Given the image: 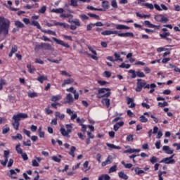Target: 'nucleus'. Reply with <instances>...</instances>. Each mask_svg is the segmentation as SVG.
I'll return each instance as SVG.
<instances>
[{
  "instance_id": "27",
  "label": "nucleus",
  "mask_w": 180,
  "mask_h": 180,
  "mask_svg": "<svg viewBox=\"0 0 180 180\" xmlns=\"http://www.w3.org/2000/svg\"><path fill=\"white\" fill-rule=\"evenodd\" d=\"M16 51H18V46L14 45L11 48V51L8 54V57H10V58L12 57V56H13V54H15V53H16Z\"/></svg>"
},
{
  "instance_id": "55",
  "label": "nucleus",
  "mask_w": 180,
  "mask_h": 180,
  "mask_svg": "<svg viewBox=\"0 0 180 180\" xmlns=\"http://www.w3.org/2000/svg\"><path fill=\"white\" fill-rule=\"evenodd\" d=\"M79 18L83 21L88 20L89 19V17H88V15H86L85 14L80 15Z\"/></svg>"
},
{
  "instance_id": "49",
  "label": "nucleus",
  "mask_w": 180,
  "mask_h": 180,
  "mask_svg": "<svg viewBox=\"0 0 180 180\" xmlns=\"http://www.w3.org/2000/svg\"><path fill=\"white\" fill-rule=\"evenodd\" d=\"M129 73L131 74V78H136V77H137V74L136 73V71L134 70H129Z\"/></svg>"
},
{
  "instance_id": "63",
  "label": "nucleus",
  "mask_w": 180,
  "mask_h": 180,
  "mask_svg": "<svg viewBox=\"0 0 180 180\" xmlns=\"http://www.w3.org/2000/svg\"><path fill=\"white\" fill-rule=\"evenodd\" d=\"M157 160H158L157 157L153 156L150 158V162H151V164H155V162H157V161H158Z\"/></svg>"
},
{
  "instance_id": "38",
  "label": "nucleus",
  "mask_w": 180,
  "mask_h": 180,
  "mask_svg": "<svg viewBox=\"0 0 180 180\" xmlns=\"http://www.w3.org/2000/svg\"><path fill=\"white\" fill-rule=\"evenodd\" d=\"M11 139H13V140H23V136H22V134H17L16 136H12Z\"/></svg>"
},
{
  "instance_id": "64",
  "label": "nucleus",
  "mask_w": 180,
  "mask_h": 180,
  "mask_svg": "<svg viewBox=\"0 0 180 180\" xmlns=\"http://www.w3.org/2000/svg\"><path fill=\"white\" fill-rule=\"evenodd\" d=\"M10 130H11V128H9L8 127L3 128L2 134H6V133H8V131H9Z\"/></svg>"
},
{
  "instance_id": "61",
  "label": "nucleus",
  "mask_w": 180,
  "mask_h": 180,
  "mask_svg": "<svg viewBox=\"0 0 180 180\" xmlns=\"http://www.w3.org/2000/svg\"><path fill=\"white\" fill-rule=\"evenodd\" d=\"M104 76L105 77V78H110V77H112V73L109 71H105Z\"/></svg>"
},
{
  "instance_id": "22",
  "label": "nucleus",
  "mask_w": 180,
  "mask_h": 180,
  "mask_svg": "<svg viewBox=\"0 0 180 180\" xmlns=\"http://www.w3.org/2000/svg\"><path fill=\"white\" fill-rule=\"evenodd\" d=\"M60 131L64 137H68L70 135V130H65V128L61 127L60 129Z\"/></svg>"
},
{
  "instance_id": "12",
  "label": "nucleus",
  "mask_w": 180,
  "mask_h": 180,
  "mask_svg": "<svg viewBox=\"0 0 180 180\" xmlns=\"http://www.w3.org/2000/svg\"><path fill=\"white\" fill-rule=\"evenodd\" d=\"M127 105H130L129 106V108L133 109V108H136V103H134V98H130V97H127Z\"/></svg>"
},
{
  "instance_id": "54",
  "label": "nucleus",
  "mask_w": 180,
  "mask_h": 180,
  "mask_svg": "<svg viewBox=\"0 0 180 180\" xmlns=\"http://www.w3.org/2000/svg\"><path fill=\"white\" fill-rule=\"evenodd\" d=\"M139 156H140L139 154H138V155H131L129 156V158H130V160H132L134 164H136L137 162L136 161V159H134V158H136V157H139Z\"/></svg>"
},
{
  "instance_id": "31",
  "label": "nucleus",
  "mask_w": 180,
  "mask_h": 180,
  "mask_svg": "<svg viewBox=\"0 0 180 180\" xmlns=\"http://www.w3.org/2000/svg\"><path fill=\"white\" fill-rule=\"evenodd\" d=\"M55 116H56V119L58 117L60 120H63V119H64L65 117V115L64 114H61V112H56Z\"/></svg>"
},
{
  "instance_id": "13",
  "label": "nucleus",
  "mask_w": 180,
  "mask_h": 180,
  "mask_svg": "<svg viewBox=\"0 0 180 180\" xmlns=\"http://www.w3.org/2000/svg\"><path fill=\"white\" fill-rule=\"evenodd\" d=\"M144 25L145 26H148V27H150L152 29H160V25H155L153 23H151V22L148 21V20H145L144 21Z\"/></svg>"
},
{
  "instance_id": "28",
  "label": "nucleus",
  "mask_w": 180,
  "mask_h": 180,
  "mask_svg": "<svg viewBox=\"0 0 180 180\" xmlns=\"http://www.w3.org/2000/svg\"><path fill=\"white\" fill-rule=\"evenodd\" d=\"M42 49L44 50H53V46L50 44L42 43Z\"/></svg>"
},
{
  "instance_id": "14",
  "label": "nucleus",
  "mask_w": 180,
  "mask_h": 180,
  "mask_svg": "<svg viewBox=\"0 0 180 180\" xmlns=\"http://www.w3.org/2000/svg\"><path fill=\"white\" fill-rule=\"evenodd\" d=\"M72 102H74V98L72 97V94L69 93L66 95L65 101L64 102V103H72Z\"/></svg>"
},
{
  "instance_id": "5",
  "label": "nucleus",
  "mask_w": 180,
  "mask_h": 180,
  "mask_svg": "<svg viewBox=\"0 0 180 180\" xmlns=\"http://www.w3.org/2000/svg\"><path fill=\"white\" fill-rule=\"evenodd\" d=\"M105 92H107L105 94ZM98 94H104L101 96H99L98 98H109L110 96V89L109 88H101L98 90Z\"/></svg>"
},
{
  "instance_id": "2",
  "label": "nucleus",
  "mask_w": 180,
  "mask_h": 180,
  "mask_svg": "<svg viewBox=\"0 0 180 180\" xmlns=\"http://www.w3.org/2000/svg\"><path fill=\"white\" fill-rule=\"evenodd\" d=\"M102 36H110V34H117L119 37H134L133 32L119 33L115 30H105L101 32Z\"/></svg>"
},
{
  "instance_id": "6",
  "label": "nucleus",
  "mask_w": 180,
  "mask_h": 180,
  "mask_svg": "<svg viewBox=\"0 0 180 180\" xmlns=\"http://www.w3.org/2000/svg\"><path fill=\"white\" fill-rule=\"evenodd\" d=\"M174 157H175V154H173L169 158H165L161 161H160V164H175V160H174Z\"/></svg>"
},
{
  "instance_id": "17",
  "label": "nucleus",
  "mask_w": 180,
  "mask_h": 180,
  "mask_svg": "<svg viewBox=\"0 0 180 180\" xmlns=\"http://www.w3.org/2000/svg\"><path fill=\"white\" fill-rule=\"evenodd\" d=\"M112 158L111 155H108L105 161L101 163L102 167H106L108 164H112Z\"/></svg>"
},
{
  "instance_id": "50",
  "label": "nucleus",
  "mask_w": 180,
  "mask_h": 180,
  "mask_svg": "<svg viewBox=\"0 0 180 180\" xmlns=\"http://www.w3.org/2000/svg\"><path fill=\"white\" fill-rule=\"evenodd\" d=\"M47 11V7L46 6H43L39 11V13H46Z\"/></svg>"
},
{
  "instance_id": "40",
  "label": "nucleus",
  "mask_w": 180,
  "mask_h": 180,
  "mask_svg": "<svg viewBox=\"0 0 180 180\" xmlns=\"http://www.w3.org/2000/svg\"><path fill=\"white\" fill-rule=\"evenodd\" d=\"M15 150L17 151L18 154H22L23 150H22V148H20V143L16 145Z\"/></svg>"
},
{
  "instance_id": "7",
  "label": "nucleus",
  "mask_w": 180,
  "mask_h": 180,
  "mask_svg": "<svg viewBox=\"0 0 180 180\" xmlns=\"http://www.w3.org/2000/svg\"><path fill=\"white\" fill-rule=\"evenodd\" d=\"M155 20L156 22H160V23H167L168 22V18L164 16L162 14H158L155 15Z\"/></svg>"
},
{
  "instance_id": "25",
  "label": "nucleus",
  "mask_w": 180,
  "mask_h": 180,
  "mask_svg": "<svg viewBox=\"0 0 180 180\" xmlns=\"http://www.w3.org/2000/svg\"><path fill=\"white\" fill-rule=\"evenodd\" d=\"M107 147H109V148H111V150H120L122 148L120 146H117L113 143H106Z\"/></svg>"
},
{
  "instance_id": "16",
  "label": "nucleus",
  "mask_w": 180,
  "mask_h": 180,
  "mask_svg": "<svg viewBox=\"0 0 180 180\" xmlns=\"http://www.w3.org/2000/svg\"><path fill=\"white\" fill-rule=\"evenodd\" d=\"M123 126H124V122L121 121V122H117L115 124H114V130L115 131H117V130H119L120 127H123Z\"/></svg>"
},
{
  "instance_id": "41",
  "label": "nucleus",
  "mask_w": 180,
  "mask_h": 180,
  "mask_svg": "<svg viewBox=\"0 0 180 180\" xmlns=\"http://www.w3.org/2000/svg\"><path fill=\"white\" fill-rule=\"evenodd\" d=\"M142 6H146L148 9L153 10L154 9V6L149 3H144L141 4Z\"/></svg>"
},
{
  "instance_id": "37",
  "label": "nucleus",
  "mask_w": 180,
  "mask_h": 180,
  "mask_svg": "<svg viewBox=\"0 0 180 180\" xmlns=\"http://www.w3.org/2000/svg\"><path fill=\"white\" fill-rule=\"evenodd\" d=\"M61 99V96L57 95V96H52L51 101L52 102H57V101H60Z\"/></svg>"
},
{
  "instance_id": "36",
  "label": "nucleus",
  "mask_w": 180,
  "mask_h": 180,
  "mask_svg": "<svg viewBox=\"0 0 180 180\" xmlns=\"http://www.w3.org/2000/svg\"><path fill=\"white\" fill-rule=\"evenodd\" d=\"M114 56L115 57V61L123 62V58H122V57H120V54H119L117 52H115L114 53Z\"/></svg>"
},
{
  "instance_id": "39",
  "label": "nucleus",
  "mask_w": 180,
  "mask_h": 180,
  "mask_svg": "<svg viewBox=\"0 0 180 180\" xmlns=\"http://www.w3.org/2000/svg\"><path fill=\"white\" fill-rule=\"evenodd\" d=\"M12 126H13V129H15V130H19V126H20V123L16 121H14L12 123Z\"/></svg>"
},
{
  "instance_id": "3",
  "label": "nucleus",
  "mask_w": 180,
  "mask_h": 180,
  "mask_svg": "<svg viewBox=\"0 0 180 180\" xmlns=\"http://www.w3.org/2000/svg\"><path fill=\"white\" fill-rule=\"evenodd\" d=\"M143 88H144V89H150V84L144 81L143 82V79H138L136 80V87L135 89L136 92H141Z\"/></svg>"
},
{
  "instance_id": "8",
  "label": "nucleus",
  "mask_w": 180,
  "mask_h": 180,
  "mask_svg": "<svg viewBox=\"0 0 180 180\" xmlns=\"http://www.w3.org/2000/svg\"><path fill=\"white\" fill-rule=\"evenodd\" d=\"M27 114H25V113H22V112H19L17 115H14L13 116V120H14V122H20V119H27Z\"/></svg>"
},
{
  "instance_id": "56",
  "label": "nucleus",
  "mask_w": 180,
  "mask_h": 180,
  "mask_svg": "<svg viewBox=\"0 0 180 180\" xmlns=\"http://www.w3.org/2000/svg\"><path fill=\"white\" fill-rule=\"evenodd\" d=\"M170 35H171V33L169 32H165L163 34H160V37L162 39H167V36H170Z\"/></svg>"
},
{
  "instance_id": "45",
  "label": "nucleus",
  "mask_w": 180,
  "mask_h": 180,
  "mask_svg": "<svg viewBox=\"0 0 180 180\" xmlns=\"http://www.w3.org/2000/svg\"><path fill=\"white\" fill-rule=\"evenodd\" d=\"M116 171H117V165H115L110 168L109 173L112 174V172H116Z\"/></svg>"
},
{
  "instance_id": "44",
  "label": "nucleus",
  "mask_w": 180,
  "mask_h": 180,
  "mask_svg": "<svg viewBox=\"0 0 180 180\" xmlns=\"http://www.w3.org/2000/svg\"><path fill=\"white\" fill-rule=\"evenodd\" d=\"M139 119L141 123H147V122H148V119H147L144 115H141Z\"/></svg>"
},
{
  "instance_id": "30",
  "label": "nucleus",
  "mask_w": 180,
  "mask_h": 180,
  "mask_svg": "<svg viewBox=\"0 0 180 180\" xmlns=\"http://www.w3.org/2000/svg\"><path fill=\"white\" fill-rule=\"evenodd\" d=\"M15 26H16V27L18 29H23V27H25V24L19 20H17L15 21Z\"/></svg>"
},
{
  "instance_id": "11",
  "label": "nucleus",
  "mask_w": 180,
  "mask_h": 180,
  "mask_svg": "<svg viewBox=\"0 0 180 180\" xmlns=\"http://www.w3.org/2000/svg\"><path fill=\"white\" fill-rule=\"evenodd\" d=\"M77 123H79V126H82V130L84 132V134H85V133H86V125L83 124L82 123H84V120H81L79 118H77Z\"/></svg>"
},
{
  "instance_id": "20",
  "label": "nucleus",
  "mask_w": 180,
  "mask_h": 180,
  "mask_svg": "<svg viewBox=\"0 0 180 180\" xmlns=\"http://www.w3.org/2000/svg\"><path fill=\"white\" fill-rule=\"evenodd\" d=\"M115 27L117 30H129L130 29V27L120 24L117 25Z\"/></svg>"
},
{
  "instance_id": "26",
  "label": "nucleus",
  "mask_w": 180,
  "mask_h": 180,
  "mask_svg": "<svg viewBox=\"0 0 180 180\" xmlns=\"http://www.w3.org/2000/svg\"><path fill=\"white\" fill-rule=\"evenodd\" d=\"M52 13H64V8H53L51 10Z\"/></svg>"
},
{
  "instance_id": "32",
  "label": "nucleus",
  "mask_w": 180,
  "mask_h": 180,
  "mask_svg": "<svg viewBox=\"0 0 180 180\" xmlns=\"http://www.w3.org/2000/svg\"><path fill=\"white\" fill-rule=\"evenodd\" d=\"M37 80L39 81V82H40V84H43V82H44V81H47V77H46L44 75H41L37 77Z\"/></svg>"
},
{
  "instance_id": "53",
  "label": "nucleus",
  "mask_w": 180,
  "mask_h": 180,
  "mask_svg": "<svg viewBox=\"0 0 180 180\" xmlns=\"http://www.w3.org/2000/svg\"><path fill=\"white\" fill-rule=\"evenodd\" d=\"M43 49V43H41L40 44L36 45L34 47L35 51H39V50H41Z\"/></svg>"
},
{
  "instance_id": "42",
  "label": "nucleus",
  "mask_w": 180,
  "mask_h": 180,
  "mask_svg": "<svg viewBox=\"0 0 180 180\" xmlns=\"http://www.w3.org/2000/svg\"><path fill=\"white\" fill-rule=\"evenodd\" d=\"M136 16H138V18H148L150 19V15H146V14H140V13H136Z\"/></svg>"
},
{
  "instance_id": "43",
  "label": "nucleus",
  "mask_w": 180,
  "mask_h": 180,
  "mask_svg": "<svg viewBox=\"0 0 180 180\" xmlns=\"http://www.w3.org/2000/svg\"><path fill=\"white\" fill-rule=\"evenodd\" d=\"M130 67V64H126L124 63H122L121 65H120V68H126V70H129Z\"/></svg>"
},
{
  "instance_id": "19",
  "label": "nucleus",
  "mask_w": 180,
  "mask_h": 180,
  "mask_svg": "<svg viewBox=\"0 0 180 180\" xmlns=\"http://www.w3.org/2000/svg\"><path fill=\"white\" fill-rule=\"evenodd\" d=\"M91 58H92V60H94L95 61H98V60H99V58H98V53H96V51L91 49Z\"/></svg>"
},
{
  "instance_id": "23",
  "label": "nucleus",
  "mask_w": 180,
  "mask_h": 180,
  "mask_svg": "<svg viewBox=\"0 0 180 180\" xmlns=\"http://www.w3.org/2000/svg\"><path fill=\"white\" fill-rule=\"evenodd\" d=\"M54 25L55 26H60L64 27L65 29H68L70 27V25L68 24L64 23V22H60L57 21H54Z\"/></svg>"
},
{
  "instance_id": "46",
  "label": "nucleus",
  "mask_w": 180,
  "mask_h": 180,
  "mask_svg": "<svg viewBox=\"0 0 180 180\" xmlns=\"http://www.w3.org/2000/svg\"><path fill=\"white\" fill-rule=\"evenodd\" d=\"M159 108H165V106H168V102L164 101L163 103L159 102L158 104Z\"/></svg>"
},
{
  "instance_id": "51",
  "label": "nucleus",
  "mask_w": 180,
  "mask_h": 180,
  "mask_svg": "<svg viewBox=\"0 0 180 180\" xmlns=\"http://www.w3.org/2000/svg\"><path fill=\"white\" fill-rule=\"evenodd\" d=\"M136 76L139 78H144L146 77V75L143 72L137 71L136 72Z\"/></svg>"
},
{
  "instance_id": "18",
  "label": "nucleus",
  "mask_w": 180,
  "mask_h": 180,
  "mask_svg": "<svg viewBox=\"0 0 180 180\" xmlns=\"http://www.w3.org/2000/svg\"><path fill=\"white\" fill-rule=\"evenodd\" d=\"M131 170L135 171L136 175H141V174H146V172H144V170H141V169L139 167L135 168L133 167Z\"/></svg>"
},
{
  "instance_id": "24",
  "label": "nucleus",
  "mask_w": 180,
  "mask_h": 180,
  "mask_svg": "<svg viewBox=\"0 0 180 180\" xmlns=\"http://www.w3.org/2000/svg\"><path fill=\"white\" fill-rule=\"evenodd\" d=\"M101 103H103V105H105L107 108H109V106H110V99L108 98V97H105L102 99Z\"/></svg>"
},
{
  "instance_id": "21",
  "label": "nucleus",
  "mask_w": 180,
  "mask_h": 180,
  "mask_svg": "<svg viewBox=\"0 0 180 180\" xmlns=\"http://www.w3.org/2000/svg\"><path fill=\"white\" fill-rule=\"evenodd\" d=\"M74 82V79H67L63 81V83L61 84L62 88H64L65 85H71Z\"/></svg>"
},
{
  "instance_id": "4",
  "label": "nucleus",
  "mask_w": 180,
  "mask_h": 180,
  "mask_svg": "<svg viewBox=\"0 0 180 180\" xmlns=\"http://www.w3.org/2000/svg\"><path fill=\"white\" fill-rule=\"evenodd\" d=\"M31 25L35 26L37 29H39V30H41L42 33H46L47 34H51L52 36H56V32L51 31L50 30H46L41 29V26H40V23H39V22L36 20L31 21Z\"/></svg>"
},
{
  "instance_id": "58",
  "label": "nucleus",
  "mask_w": 180,
  "mask_h": 180,
  "mask_svg": "<svg viewBox=\"0 0 180 180\" xmlns=\"http://www.w3.org/2000/svg\"><path fill=\"white\" fill-rule=\"evenodd\" d=\"M66 91H67V92H71V94H75V91L77 90H75L73 86H71L68 89H66Z\"/></svg>"
},
{
  "instance_id": "48",
  "label": "nucleus",
  "mask_w": 180,
  "mask_h": 180,
  "mask_svg": "<svg viewBox=\"0 0 180 180\" xmlns=\"http://www.w3.org/2000/svg\"><path fill=\"white\" fill-rule=\"evenodd\" d=\"M127 153H129V154H133V153H136V149L130 148V149L125 150L124 151V154H127Z\"/></svg>"
},
{
  "instance_id": "33",
  "label": "nucleus",
  "mask_w": 180,
  "mask_h": 180,
  "mask_svg": "<svg viewBox=\"0 0 180 180\" xmlns=\"http://www.w3.org/2000/svg\"><path fill=\"white\" fill-rule=\"evenodd\" d=\"M118 175L120 178H122V179H125L127 180L129 179V176H127V174H124V172H120L118 173Z\"/></svg>"
},
{
  "instance_id": "57",
  "label": "nucleus",
  "mask_w": 180,
  "mask_h": 180,
  "mask_svg": "<svg viewBox=\"0 0 180 180\" xmlns=\"http://www.w3.org/2000/svg\"><path fill=\"white\" fill-rule=\"evenodd\" d=\"M21 157L24 161H27L29 160V157H27V154L26 153H21Z\"/></svg>"
},
{
  "instance_id": "35",
  "label": "nucleus",
  "mask_w": 180,
  "mask_h": 180,
  "mask_svg": "<svg viewBox=\"0 0 180 180\" xmlns=\"http://www.w3.org/2000/svg\"><path fill=\"white\" fill-rule=\"evenodd\" d=\"M102 7L103 8L104 11H106V9H109V1H102Z\"/></svg>"
},
{
  "instance_id": "10",
  "label": "nucleus",
  "mask_w": 180,
  "mask_h": 180,
  "mask_svg": "<svg viewBox=\"0 0 180 180\" xmlns=\"http://www.w3.org/2000/svg\"><path fill=\"white\" fill-rule=\"evenodd\" d=\"M16 172L18 173L20 172V169L18 168H15V169H11L8 176H10V178H12V179H18V176H13V175H15Z\"/></svg>"
},
{
  "instance_id": "47",
  "label": "nucleus",
  "mask_w": 180,
  "mask_h": 180,
  "mask_svg": "<svg viewBox=\"0 0 180 180\" xmlns=\"http://www.w3.org/2000/svg\"><path fill=\"white\" fill-rule=\"evenodd\" d=\"M27 68H28V71H29V72H30V74H33V72H34V71H36V69L32 68V65H30V64L27 65Z\"/></svg>"
},
{
  "instance_id": "29",
  "label": "nucleus",
  "mask_w": 180,
  "mask_h": 180,
  "mask_svg": "<svg viewBox=\"0 0 180 180\" xmlns=\"http://www.w3.org/2000/svg\"><path fill=\"white\" fill-rule=\"evenodd\" d=\"M75 150H77L75 146H71L70 150L69 151V155H71L72 158H75Z\"/></svg>"
},
{
  "instance_id": "15",
  "label": "nucleus",
  "mask_w": 180,
  "mask_h": 180,
  "mask_svg": "<svg viewBox=\"0 0 180 180\" xmlns=\"http://www.w3.org/2000/svg\"><path fill=\"white\" fill-rule=\"evenodd\" d=\"M162 150L165 151L166 154H174V150H172L168 146H164L162 147Z\"/></svg>"
},
{
  "instance_id": "9",
  "label": "nucleus",
  "mask_w": 180,
  "mask_h": 180,
  "mask_svg": "<svg viewBox=\"0 0 180 180\" xmlns=\"http://www.w3.org/2000/svg\"><path fill=\"white\" fill-rule=\"evenodd\" d=\"M53 40L55 41L56 43H57V44H60V46H63V47H65L66 49H70V44H68V43L63 42V40L58 39L56 37H53Z\"/></svg>"
},
{
  "instance_id": "59",
  "label": "nucleus",
  "mask_w": 180,
  "mask_h": 180,
  "mask_svg": "<svg viewBox=\"0 0 180 180\" xmlns=\"http://www.w3.org/2000/svg\"><path fill=\"white\" fill-rule=\"evenodd\" d=\"M70 6L75 7L78 6V3L77 0H70Z\"/></svg>"
},
{
  "instance_id": "60",
  "label": "nucleus",
  "mask_w": 180,
  "mask_h": 180,
  "mask_svg": "<svg viewBox=\"0 0 180 180\" xmlns=\"http://www.w3.org/2000/svg\"><path fill=\"white\" fill-rule=\"evenodd\" d=\"M29 98H36L37 97V93L36 92H31L28 94Z\"/></svg>"
},
{
  "instance_id": "34",
  "label": "nucleus",
  "mask_w": 180,
  "mask_h": 180,
  "mask_svg": "<svg viewBox=\"0 0 180 180\" xmlns=\"http://www.w3.org/2000/svg\"><path fill=\"white\" fill-rule=\"evenodd\" d=\"M98 180H110V176L109 174L101 175L98 177Z\"/></svg>"
},
{
  "instance_id": "52",
  "label": "nucleus",
  "mask_w": 180,
  "mask_h": 180,
  "mask_svg": "<svg viewBox=\"0 0 180 180\" xmlns=\"http://www.w3.org/2000/svg\"><path fill=\"white\" fill-rule=\"evenodd\" d=\"M22 144L26 147H31L32 141L30 139H28L27 141H23Z\"/></svg>"
},
{
  "instance_id": "62",
  "label": "nucleus",
  "mask_w": 180,
  "mask_h": 180,
  "mask_svg": "<svg viewBox=\"0 0 180 180\" xmlns=\"http://www.w3.org/2000/svg\"><path fill=\"white\" fill-rule=\"evenodd\" d=\"M53 161H55V162H61V159L58 158V157L54 155L52 157Z\"/></svg>"
},
{
  "instance_id": "1",
  "label": "nucleus",
  "mask_w": 180,
  "mask_h": 180,
  "mask_svg": "<svg viewBox=\"0 0 180 180\" xmlns=\"http://www.w3.org/2000/svg\"><path fill=\"white\" fill-rule=\"evenodd\" d=\"M11 20L4 17L0 16V34L6 37L9 34Z\"/></svg>"
}]
</instances>
